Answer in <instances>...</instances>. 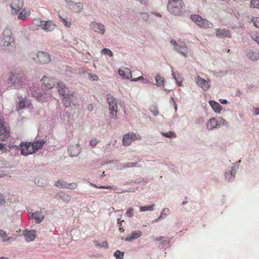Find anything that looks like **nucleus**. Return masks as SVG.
<instances>
[{"label":"nucleus","instance_id":"f257e3e1","mask_svg":"<svg viewBox=\"0 0 259 259\" xmlns=\"http://www.w3.org/2000/svg\"><path fill=\"white\" fill-rule=\"evenodd\" d=\"M57 88L59 94L63 97V103L66 107H68L71 103L75 104L73 99L75 98L73 92L68 90L63 82H59L57 83Z\"/></svg>","mask_w":259,"mask_h":259},{"label":"nucleus","instance_id":"f03ea898","mask_svg":"<svg viewBox=\"0 0 259 259\" xmlns=\"http://www.w3.org/2000/svg\"><path fill=\"white\" fill-rule=\"evenodd\" d=\"M185 4L182 0H168L167 5L168 11L175 16H180L185 12Z\"/></svg>","mask_w":259,"mask_h":259},{"label":"nucleus","instance_id":"7ed1b4c3","mask_svg":"<svg viewBox=\"0 0 259 259\" xmlns=\"http://www.w3.org/2000/svg\"><path fill=\"white\" fill-rule=\"evenodd\" d=\"M3 46L10 52L14 50L15 42L14 37L12 36V32L9 28H6L3 33Z\"/></svg>","mask_w":259,"mask_h":259},{"label":"nucleus","instance_id":"20e7f679","mask_svg":"<svg viewBox=\"0 0 259 259\" xmlns=\"http://www.w3.org/2000/svg\"><path fill=\"white\" fill-rule=\"evenodd\" d=\"M107 101L109 105L110 116L112 118H117L118 107L116 99L111 94L107 95Z\"/></svg>","mask_w":259,"mask_h":259},{"label":"nucleus","instance_id":"39448f33","mask_svg":"<svg viewBox=\"0 0 259 259\" xmlns=\"http://www.w3.org/2000/svg\"><path fill=\"white\" fill-rule=\"evenodd\" d=\"M9 81H23L26 79V75L19 68L13 69L6 75Z\"/></svg>","mask_w":259,"mask_h":259},{"label":"nucleus","instance_id":"423d86ee","mask_svg":"<svg viewBox=\"0 0 259 259\" xmlns=\"http://www.w3.org/2000/svg\"><path fill=\"white\" fill-rule=\"evenodd\" d=\"M10 136V131L4 125V120L0 117V141H4ZM5 144L0 143V150L3 149Z\"/></svg>","mask_w":259,"mask_h":259},{"label":"nucleus","instance_id":"0eeeda50","mask_svg":"<svg viewBox=\"0 0 259 259\" xmlns=\"http://www.w3.org/2000/svg\"><path fill=\"white\" fill-rule=\"evenodd\" d=\"M191 19L198 26L203 28H212L213 24L208 20L197 15H191Z\"/></svg>","mask_w":259,"mask_h":259},{"label":"nucleus","instance_id":"6e6552de","mask_svg":"<svg viewBox=\"0 0 259 259\" xmlns=\"http://www.w3.org/2000/svg\"><path fill=\"white\" fill-rule=\"evenodd\" d=\"M170 42L174 46L175 51L182 54L184 57H187V49L184 43L179 44L174 39H171Z\"/></svg>","mask_w":259,"mask_h":259},{"label":"nucleus","instance_id":"1a4fd4ad","mask_svg":"<svg viewBox=\"0 0 259 259\" xmlns=\"http://www.w3.org/2000/svg\"><path fill=\"white\" fill-rule=\"evenodd\" d=\"M141 136L133 133H129L124 136L122 142L124 146H129L133 141L136 140H140Z\"/></svg>","mask_w":259,"mask_h":259},{"label":"nucleus","instance_id":"9d476101","mask_svg":"<svg viewBox=\"0 0 259 259\" xmlns=\"http://www.w3.org/2000/svg\"><path fill=\"white\" fill-rule=\"evenodd\" d=\"M34 59L41 64H47L51 62L49 54L45 52H38L36 55V58L34 57Z\"/></svg>","mask_w":259,"mask_h":259},{"label":"nucleus","instance_id":"9b49d317","mask_svg":"<svg viewBox=\"0 0 259 259\" xmlns=\"http://www.w3.org/2000/svg\"><path fill=\"white\" fill-rule=\"evenodd\" d=\"M21 153L22 155L25 156L34 153V147L31 143H21Z\"/></svg>","mask_w":259,"mask_h":259},{"label":"nucleus","instance_id":"f8f14e48","mask_svg":"<svg viewBox=\"0 0 259 259\" xmlns=\"http://www.w3.org/2000/svg\"><path fill=\"white\" fill-rule=\"evenodd\" d=\"M68 7L75 13L80 12L83 8V4L81 3H75L70 0H65Z\"/></svg>","mask_w":259,"mask_h":259},{"label":"nucleus","instance_id":"ddd939ff","mask_svg":"<svg viewBox=\"0 0 259 259\" xmlns=\"http://www.w3.org/2000/svg\"><path fill=\"white\" fill-rule=\"evenodd\" d=\"M23 3L19 0H12L10 7L13 15L17 14L22 8Z\"/></svg>","mask_w":259,"mask_h":259},{"label":"nucleus","instance_id":"4468645a","mask_svg":"<svg viewBox=\"0 0 259 259\" xmlns=\"http://www.w3.org/2000/svg\"><path fill=\"white\" fill-rule=\"evenodd\" d=\"M90 27L91 29L98 33L104 34L105 32V26L102 23L93 21L91 23Z\"/></svg>","mask_w":259,"mask_h":259},{"label":"nucleus","instance_id":"2eb2a0df","mask_svg":"<svg viewBox=\"0 0 259 259\" xmlns=\"http://www.w3.org/2000/svg\"><path fill=\"white\" fill-rule=\"evenodd\" d=\"M246 55L252 61H255L259 59V51L258 50L247 49L246 51Z\"/></svg>","mask_w":259,"mask_h":259},{"label":"nucleus","instance_id":"dca6fc26","mask_svg":"<svg viewBox=\"0 0 259 259\" xmlns=\"http://www.w3.org/2000/svg\"><path fill=\"white\" fill-rule=\"evenodd\" d=\"M38 22H40V26L45 30L52 31L55 28V25L52 23V21H41L39 20H36Z\"/></svg>","mask_w":259,"mask_h":259},{"label":"nucleus","instance_id":"f3484780","mask_svg":"<svg viewBox=\"0 0 259 259\" xmlns=\"http://www.w3.org/2000/svg\"><path fill=\"white\" fill-rule=\"evenodd\" d=\"M215 35L218 37L220 38L225 37L230 38L231 36L230 31L228 29H216Z\"/></svg>","mask_w":259,"mask_h":259},{"label":"nucleus","instance_id":"a211bd4d","mask_svg":"<svg viewBox=\"0 0 259 259\" xmlns=\"http://www.w3.org/2000/svg\"><path fill=\"white\" fill-rule=\"evenodd\" d=\"M118 74L120 76H122L124 79H129L132 77V72L131 70L127 68H124L123 69H119Z\"/></svg>","mask_w":259,"mask_h":259},{"label":"nucleus","instance_id":"6ab92c4d","mask_svg":"<svg viewBox=\"0 0 259 259\" xmlns=\"http://www.w3.org/2000/svg\"><path fill=\"white\" fill-rule=\"evenodd\" d=\"M36 232L35 230L26 231L24 232L25 239L27 242L33 241L36 237Z\"/></svg>","mask_w":259,"mask_h":259},{"label":"nucleus","instance_id":"aec40b11","mask_svg":"<svg viewBox=\"0 0 259 259\" xmlns=\"http://www.w3.org/2000/svg\"><path fill=\"white\" fill-rule=\"evenodd\" d=\"M142 235V233L140 230H137L132 232L124 240L125 241H132L134 239H136L140 237Z\"/></svg>","mask_w":259,"mask_h":259},{"label":"nucleus","instance_id":"412c9836","mask_svg":"<svg viewBox=\"0 0 259 259\" xmlns=\"http://www.w3.org/2000/svg\"><path fill=\"white\" fill-rule=\"evenodd\" d=\"M32 218L35 220L36 223H39L42 221L44 217L41 212L36 211L32 214Z\"/></svg>","mask_w":259,"mask_h":259},{"label":"nucleus","instance_id":"4be33fe9","mask_svg":"<svg viewBox=\"0 0 259 259\" xmlns=\"http://www.w3.org/2000/svg\"><path fill=\"white\" fill-rule=\"evenodd\" d=\"M68 152L71 156H76L79 153V147L77 145L70 146L68 147Z\"/></svg>","mask_w":259,"mask_h":259},{"label":"nucleus","instance_id":"5701e85b","mask_svg":"<svg viewBox=\"0 0 259 259\" xmlns=\"http://www.w3.org/2000/svg\"><path fill=\"white\" fill-rule=\"evenodd\" d=\"M218 125V122L217 120L212 118L209 119V120L207 122L206 126L207 128L209 130H213L214 128H216Z\"/></svg>","mask_w":259,"mask_h":259},{"label":"nucleus","instance_id":"b1692460","mask_svg":"<svg viewBox=\"0 0 259 259\" xmlns=\"http://www.w3.org/2000/svg\"><path fill=\"white\" fill-rule=\"evenodd\" d=\"M209 104L212 107V109L215 112H220L222 109V107L221 105L215 101H211L209 102Z\"/></svg>","mask_w":259,"mask_h":259},{"label":"nucleus","instance_id":"393cba45","mask_svg":"<svg viewBox=\"0 0 259 259\" xmlns=\"http://www.w3.org/2000/svg\"><path fill=\"white\" fill-rule=\"evenodd\" d=\"M31 144L34 147V152H35L42 148L45 144V142L44 141H38Z\"/></svg>","mask_w":259,"mask_h":259},{"label":"nucleus","instance_id":"a878e982","mask_svg":"<svg viewBox=\"0 0 259 259\" xmlns=\"http://www.w3.org/2000/svg\"><path fill=\"white\" fill-rule=\"evenodd\" d=\"M55 185L59 188H66L67 183L63 180H58L55 183Z\"/></svg>","mask_w":259,"mask_h":259},{"label":"nucleus","instance_id":"bb28decb","mask_svg":"<svg viewBox=\"0 0 259 259\" xmlns=\"http://www.w3.org/2000/svg\"><path fill=\"white\" fill-rule=\"evenodd\" d=\"M59 16L62 21V22L65 24V26L69 27L71 25V23L70 22L67 21V17L64 14L62 15L59 12Z\"/></svg>","mask_w":259,"mask_h":259},{"label":"nucleus","instance_id":"cd10ccee","mask_svg":"<svg viewBox=\"0 0 259 259\" xmlns=\"http://www.w3.org/2000/svg\"><path fill=\"white\" fill-rule=\"evenodd\" d=\"M198 86L201 88L204 91L207 90L210 88L209 82H196Z\"/></svg>","mask_w":259,"mask_h":259},{"label":"nucleus","instance_id":"c85d7f7f","mask_svg":"<svg viewBox=\"0 0 259 259\" xmlns=\"http://www.w3.org/2000/svg\"><path fill=\"white\" fill-rule=\"evenodd\" d=\"M95 245L96 246H99L101 248H108V243L107 241H103L101 243H99L98 241L95 240L94 241Z\"/></svg>","mask_w":259,"mask_h":259},{"label":"nucleus","instance_id":"c756f323","mask_svg":"<svg viewBox=\"0 0 259 259\" xmlns=\"http://www.w3.org/2000/svg\"><path fill=\"white\" fill-rule=\"evenodd\" d=\"M0 236L3 241H7L10 239L7 235V233L5 231L2 230H0Z\"/></svg>","mask_w":259,"mask_h":259},{"label":"nucleus","instance_id":"7c9ffc66","mask_svg":"<svg viewBox=\"0 0 259 259\" xmlns=\"http://www.w3.org/2000/svg\"><path fill=\"white\" fill-rule=\"evenodd\" d=\"M161 134L165 137L167 138H176L177 137L176 134L172 132H161Z\"/></svg>","mask_w":259,"mask_h":259},{"label":"nucleus","instance_id":"2f4dec72","mask_svg":"<svg viewBox=\"0 0 259 259\" xmlns=\"http://www.w3.org/2000/svg\"><path fill=\"white\" fill-rule=\"evenodd\" d=\"M154 205L152 204L150 206H140V209L141 211H151L154 209Z\"/></svg>","mask_w":259,"mask_h":259},{"label":"nucleus","instance_id":"473e14b6","mask_svg":"<svg viewBox=\"0 0 259 259\" xmlns=\"http://www.w3.org/2000/svg\"><path fill=\"white\" fill-rule=\"evenodd\" d=\"M114 256L116 259H123L124 252L119 250H117L114 253Z\"/></svg>","mask_w":259,"mask_h":259},{"label":"nucleus","instance_id":"72a5a7b5","mask_svg":"<svg viewBox=\"0 0 259 259\" xmlns=\"http://www.w3.org/2000/svg\"><path fill=\"white\" fill-rule=\"evenodd\" d=\"M250 6L259 9V0H251Z\"/></svg>","mask_w":259,"mask_h":259},{"label":"nucleus","instance_id":"f704fd0d","mask_svg":"<svg viewBox=\"0 0 259 259\" xmlns=\"http://www.w3.org/2000/svg\"><path fill=\"white\" fill-rule=\"evenodd\" d=\"M101 53L104 55H107L110 57L113 56L112 52L109 49L105 48L102 50Z\"/></svg>","mask_w":259,"mask_h":259},{"label":"nucleus","instance_id":"c9c22d12","mask_svg":"<svg viewBox=\"0 0 259 259\" xmlns=\"http://www.w3.org/2000/svg\"><path fill=\"white\" fill-rule=\"evenodd\" d=\"M27 15L26 11L25 9L22 10V11L19 14L18 18L21 20H24L26 18Z\"/></svg>","mask_w":259,"mask_h":259},{"label":"nucleus","instance_id":"e433bc0d","mask_svg":"<svg viewBox=\"0 0 259 259\" xmlns=\"http://www.w3.org/2000/svg\"><path fill=\"white\" fill-rule=\"evenodd\" d=\"M170 213V210L169 208H164L163 209V210L161 211V215L159 217V219H161L162 218L163 215L164 217Z\"/></svg>","mask_w":259,"mask_h":259},{"label":"nucleus","instance_id":"4c0bfd02","mask_svg":"<svg viewBox=\"0 0 259 259\" xmlns=\"http://www.w3.org/2000/svg\"><path fill=\"white\" fill-rule=\"evenodd\" d=\"M88 79L92 80L93 81H97L98 79V77L95 74L87 73Z\"/></svg>","mask_w":259,"mask_h":259},{"label":"nucleus","instance_id":"58836bf2","mask_svg":"<svg viewBox=\"0 0 259 259\" xmlns=\"http://www.w3.org/2000/svg\"><path fill=\"white\" fill-rule=\"evenodd\" d=\"M77 187V184L76 183H67V189L73 190Z\"/></svg>","mask_w":259,"mask_h":259},{"label":"nucleus","instance_id":"ea45409f","mask_svg":"<svg viewBox=\"0 0 259 259\" xmlns=\"http://www.w3.org/2000/svg\"><path fill=\"white\" fill-rule=\"evenodd\" d=\"M154 240L156 241H161V244H164L167 241V238L164 237H159L155 238Z\"/></svg>","mask_w":259,"mask_h":259},{"label":"nucleus","instance_id":"a19ab883","mask_svg":"<svg viewBox=\"0 0 259 259\" xmlns=\"http://www.w3.org/2000/svg\"><path fill=\"white\" fill-rule=\"evenodd\" d=\"M252 21L254 25L259 28V18L258 17H253Z\"/></svg>","mask_w":259,"mask_h":259},{"label":"nucleus","instance_id":"79ce46f5","mask_svg":"<svg viewBox=\"0 0 259 259\" xmlns=\"http://www.w3.org/2000/svg\"><path fill=\"white\" fill-rule=\"evenodd\" d=\"M125 214L128 217H132L134 214V209L132 207L129 208L126 211Z\"/></svg>","mask_w":259,"mask_h":259},{"label":"nucleus","instance_id":"37998d69","mask_svg":"<svg viewBox=\"0 0 259 259\" xmlns=\"http://www.w3.org/2000/svg\"><path fill=\"white\" fill-rule=\"evenodd\" d=\"M143 79H146V80H149L152 79V78H149L146 77L145 78H144L142 76H140L138 77L134 78L132 79L130 81H138L139 80H143Z\"/></svg>","mask_w":259,"mask_h":259},{"label":"nucleus","instance_id":"c03bdc74","mask_svg":"<svg viewBox=\"0 0 259 259\" xmlns=\"http://www.w3.org/2000/svg\"><path fill=\"white\" fill-rule=\"evenodd\" d=\"M99 141L97 139H92L90 141V145L92 147H95L98 143Z\"/></svg>","mask_w":259,"mask_h":259},{"label":"nucleus","instance_id":"a18cd8bd","mask_svg":"<svg viewBox=\"0 0 259 259\" xmlns=\"http://www.w3.org/2000/svg\"><path fill=\"white\" fill-rule=\"evenodd\" d=\"M25 106V101H21L19 103L17 108L18 109H21L23 108H24Z\"/></svg>","mask_w":259,"mask_h":259},{"label":"nucleus","instance_id":"49530a36","mask_svg":"<svg viewBox=\"0 0 259 259\" xmlns=\"http://www.w3.org/2000/svg\"><path fill=\"white\" fill-rule=\"evenodd\" d=\"M251 37L255 41L259 44V35L257 36L255 34H253L251 36Z\"/></svg>","mask_w":259,"mask_h":259},{"label":"nucleus","instance_id":"de8ad7c7","mask_svg":"<svg viewBox=\"0 0 259 259\" xmlns=\"http://www.w3.org/2000/svg\"><path fill=\"white\" fill-rule=\"evenodd\" d=\"M95 188H99V189H112V187L110 186H107V187L101 186L98 187L96 185H95Z\"/></svg>","mask_w":259,"mask_h":259},{"label":"nucleus","instance_id":"09e8293b","mask_svg":"<svg viewBox=\"0 0 259 259\" xmlns=\"http://www.w3.org/2000/svg\"><path fill=\"white\" fill-rule=\"evenodd\" d=\"M233 177L232 172H226L225 178L230 180V179Z\"/></svg>","mask_w":259,"mask_h":259},{"label":"nucleus","instance_id":"8fccbe9b","mask_svg":"<svg viewBox=\"0 0 259 259\" xmlns=\"http://www.w3.org/2000/svg\"><path fill=\"white\" fill-rule=\"evenodd\" d=\"M55 85L54 82H48L46 86L49 89H52Z\"/></svg>","mask_w":259,"mask_h":259},{"label":"nucleus","instance_id":"3c124183","mask_svg":"<svg viewBox=\"0 0 259 259\" xmlns=\"http://www.w3.org/2000/svg\"><path fill=\"white\" fill-rule=\"evenodd\" d=\"M155 81H164V79L159 75L155 76Z\"/></svg>","mask_w":259,"mask_h":259},{"label":"nucleus","instance_id":"603ef678","mask_svg":"<svg viewBox=\"0 0 259 259\" xmlns=\"http://www.w3.org/2000/svg\"><path fill=\"white\" fill-rule=\"evenodd\" d=\"M5 202V199L3 194L0 193V203L4 204Z\"/></svg>","mask_w":259,"mask_h":259},{"label":"nucleus","instance_id":"864d4df0","mask_svg":"<svg viewBox=\"0 0 259 259\" xmlns=\"http://www.w3.org/2000/svg\"><path fill=\"white\" fill-rule=\"evenodd\" d=\"M142 18L144 20H146L148 18V14L147 13L142 14Z\"/></svg>","mask_w":259,"mask_h":259},{"label":"nucleus","instance_id":"5fc2aeb1","mask_svg":"<svg viewBox=\"0 0 259 259\" xmlns=\"http://www.w3.org/2000/svg\"><path fill=\"white\" fill-rule=\"evenodd\" d=\"M164 82H162V81L156 82V85L158 87H160L162 88V87H164Z\"/></svg>","mask_w":259,"mask_h":259},{"label":"nucleus","instance_id":"6e6d98bb","mask_svg":"<svg viewBox=\"0 0 259 259\" xmlns=\"http://www.w3.org/2000/svg\"><path fill=\"white\" fill-rule=\"evenodd\" d=\"M87 108L89 111H91L93 109V106L91 104H90L88 105Z\"/></svg>","mask_w":259,"mask_h":259},{"label":"nucleus","instance_id":"4d7b16f0","mask_svg":"<svg viewBox=\"0 0 259 259\" xmlns=\"http://www.w3.org/2000/svg\"><path fill=\"white\" fill-rule=\"evenodd\" d=\"M158 114V110L155 108V107H154V110H153V114L154 116H156Z\"/></svg>","mask_w":259,"mask_h":259},{"label":"nucleus","instance_id":"13d9d810","mask_svg":"<svg viewBox=\"0 0 259 259\" xmlns=\"http://www.w3.org/2000/svg\"><path fill=\"white\" fill-rule=\"evenodd\" d=\"M254 113L255 115H257L259 114V108H255L254 109Z\"/></svg>","mask_w":259,"mask_h":259},{"label":"nucleus","instance_id":"bf43d9fd","mask_svg":"<svg viewBox=\"0 0 259 259\" xmlns=\"http://www.w3.org/2000/svg\"><path fill=\"white\" fill-rule=\"evenodd\" d=\"M220 101L221 103L223 104H227L228 102L225 99H221Z\"/></svg>","mask_w":259,"mask_h":259},{"label":"nucleus","instance_id":"052dcab7","mask_svg":"<svg viewBox=\"0 0 259 259\" xmlns=\"http://www.w3.org/2000/svg\"><path fill=\"white\" fill-rule=\"evenodd\" d=\"M172 75L173 76L174 78L175 79L176 81H178V79H180V78H177L176 77V75L174 73H172Z\"/></svg>","mask_w":259,"mask_h":259},{"label":"nucleus","instance_id":"680f3d73","mask_svg":"<svg viewBox=\"0 0 259 259\" xmlns=\"http://www.w3.org/2000/svg\"><path fill=\"white\" fill-rule=\"evenodd\" d=\"M49 79V77L47 76L46 75H44L42 78L41 79L40 81H43L44 79Z\"/></svg>","mask_w":259,"mask_h":259},{"label":"nucleus","instance_id":"e2e57ef3","mask_svg":"<svg viewBox=\"0 0 259 259\" xmlns=\"http://www.w3.org/2000/svg\"><path fill=\"white\" fill-rule=\"evenodd\" d=\"M122 222H123V221H122ZM117 223H118V224H119V226H121V224H122V221H120V219H117Z\"/></svg>","mask_w":259,"mask_h":259},{"label":"nucleus","instance_id":"0e129e2a","mask_svg":"<svg viewBox=\"0 0 259 259\" xmlns=\"http://www.w3.org/2000/svg\"><path fill=\"white\" fill-rule=\"evenodd\" d=\"M197 77H198V81H206L204 79L200 78L198 76H197Z\"/></svg>","mask_w":259,"mask_h":259},{"label":"nucleus","instance_id":"69168bd1","mask_svg":"<svg viewBox=\"0 0 259 259\" xmlns=\"http://www.w3.org/2000/svg\"><path fill=\"white\" fill-rule=\"evenodd\" d=\"M138 2H139L141 4H145V2L144 0H136Z\"/></svg>","mask_w":259,"mask_h":259},{"label":"nucleus","instance_id":"338daca9","mask_svg":"<svg viewBox=\"0 0 259 259\" xmlns=\"http://www.w3.org/2000/svg\"><path fill=\"white\" fill-rule=\"evenodd\" d=\"M119 231H120V232H123L124 231V230L123 229V228H122V227H120V228H119Z\"/></svg>","mask_w":259,"mask_h":259},{"label":"nucleus","instance_id":"774afa93","mask_svg":"<svg viewBox=\"0 0 259 259\" xmlns=\"http://www.w3.org/2000/svg\"><path fill=\"white\" fill-rule=\"evenodd\" d=\"M0 259H9V258L7 257L2 256V257H0Z\"/></svg>","mask_w":259,"mask_h":259}]
</instances>
